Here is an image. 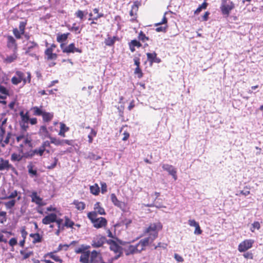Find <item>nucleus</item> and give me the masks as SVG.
Here are the masks:
<instances>
[{
	"label": "nucleus",
	"mask_w": 263,
	"mask_h": 263,
	"mask_svg": "<svg viewBox=\"0 0 263 263\" xmlns=\"http://www.w3.org/2000/svg\"><path fill=\"white\" fill-rule=\"evenodd\" d=\"M87 217L96 228H101L107 225V221L106 218L102 217L97 218L96 212H89L87 214Z\"/></svg>",
	"instance_id": "nucleus-1"
},
{
	"label": "nucleus",
	"mask_w": 263,
	"mask_h": 263,
	"mask_svg": "<svg viewBox=\"0 0 263 263\" xmlns=\"http://www.w3.org/2000/svg\"><path fill=\"white\" fill-rule=\"evenodd\" d=\"M39 49V46L33 40L27 42L23 49L25 50V54L32 57H37L36 52Z\"/></svg>",
	"instance_id": "nucleus-2"
},
{
	"label": "nucleus",
	"mask_w": 263,
	"mask_h": 263,
	"mask_svg": "<svg viewBox=\"0 0 263 263\" xmlns=\"http://www.w3.org/2000/svg\"><path fill=\"white\" fill-rule=\"evenodd\" d=\"M235 8L234 4L229 0H221L220 7L221 13L223 15L228 16L232 10Z\"/></svg>",
	"instance_id": "nucleus-3"
},
{
	"label": "nucleus",
	"mask_w": 263,
	"mask_h": 263,
	"mask_svg": "<svg viewBox=\"0 0 263 263\" xmlns=\"http://www.w3.org/2000/svg\"><path fill=\"white\" fill-rule=\"evenodd\" d=\"M50 143L54 144L57 146L64 145L67 144L68 145H72L73 141L72 140H66V139H57L55 137H51L50 138Z\"/></svg>",
	"instance_id": "nucleus-4"
},
{
	"label": "nucleus",
	"mask_w": 263,
	"mask_h": 263,
	"mask_svg": "<svg viewBox=\"0 0 263 263\" xmlns=\"http://www.w3.org/2000/svg\"><path fill=\"white\" fill-rule=\"evenodd\" d=\"M254 241L251 239L246 240L238 246V250L240 252H245L252 247Z\"/></svg>",
	"instance_id": "nucleus-5"
},
{
	"label": "nucleus",
	"mask_w": 263,
	"mask_h": 263,
	"mask_svg": "<svg viewBox=\"0 0 263 263\" xmlns=\"http://www.w3.org/2000/svg\"><path fill=\"white\" fill-rule=\"evenodd\" d=\"M9 169H11L12 171H14L16 174H17V172L15 168L11 164H9L8 160H4L3 158H1L0 171L4 170H9Z\"/></svg>",
	"instance_id": "nucleus-6"
},
{
	"label": "nucleus",
	"mask_w": 263,
	"mask_h": 263,
	"mask_svg": "<svg viewBox=\"0 0 263 263\" xmlns=\"http://www.w3.org/2000/svg\"><path fill=\"white\" fill-rule=\"evenodd\" d=\"M162 168L167 171L169 175L172 176L175 180L177 179V171L173 165L168 164H164L162 165Z\"/></svg>",
	"instance_id": "nucleus-7"
},
{
	"label": "nucleus",
	"mask_w": 263,
	"mask_h": 263,
	"mask_svg": "<svg viewBox=\"0 0 263 263\" xmlns=\"http://www.w3.org/2000/svg\"><path fill=\"white\" fill-rule=\"evenodd\" d=\"M151 237H146L144 239H141L140 241L136 244L138 248H139V252H141L142 250H144V248L146 246H148L151 242L150 241Z\"/></svg>",
	"instance_id": "nucleus-8"
},
{
	"label": "nucleus",
	"mask_w": 263,
	"mask_h": 263,
	"mask_svg": "<svg viewBox=\"0 0 263 263\" xmlns=\"http://www.w3.org/2000/svg\"><path fill=\"white\" fill-rule=\"evenodd\" d=\"M147 60L150 62L152 65L153 63H160L161 62V59L157 57V53L155 52L153 53H146Z\"/></svg>",
	"instance_id": "nucleus-9"
},
{
	"label": "nucleus",
	"mask_w": 263,
	"mask_h": 263,
	"mask_svg": "<svg viewBox=\"0 0 263 263\" xmlns=\"http://www.w3.org/2000/svg\"><path fill=\"white\" fill-rule=\"evenodd\" d=\"M57 215L55 213H51L46 216L42 219V223L44 224H48L56 221Z\"/></svg>",
	"instance_id": "nucleus-10"
},
{
	"label": "nucleus",
	"mask_w": 263,
	"mask_h": 263,
	"mask_svg": "<svg viewBox=\"0 0 263 263\" xmlns=\"http://www.w3.org/2000/svg\"><path fill=\"white\" fill-rule=\"evenodd\" d=\"M75 52L82 53V50L81 49L76 48L75 47V44L73 43L70 44L68 46L66 47L64 50H63L64 53H74Z\"/></svg>",
	"instance_id": "nucleus-11"
},
{
	"label": "nucleus",
	"mask_w": 263,
	"mask_h": 263,
	"mask_svg": "<svg viewBox=\"0 0 263 263\" xmlns=\"http://www.w3.org/2000/svg\"><path fill=\"white\" fill-rule=\"evenodd\" d=\"M35 155H39L40 156H43V153H42V151L40 149V148H36L33 150H30L29 152H26L24 154V158H31Z\"/></svg>",
	"instance_id": "nucleus-12"
},
{
	"label": "nucleus",
	"mask_w": 263,
	"mask_h": 263,
	"mask_svg": "<svg viewBox=\"0 0 263 263\" xmlns=\"http://www.w3.org/2000/svg\"><path fill=\"white\" fill-rule=\"evenodd\" d=\"M30 197L31 198V201L35 203L39 206H43L45 204V203L43 202L42 198L37 195L36 192H33Z\"/></svg>",
	"instance_id": "nucleus-13"
},
{
	"label": "nucleus",
	"mask_w": 263,
	"mask_h": 263,
	"mask_svg": "<svg viewBox=\"0 0 263 263\" xmlns=\"http://www.w3.org/2000/svg\"><path fill=\"white\" fill-rule=\"evenodd\" d=\"M106 242V237L101 236L99 238H94L92 241L91 245L93 248H99L103 246Z\"/></svg>",
	"instance_id": "nucleus-14"
},
{
	"label": "nucleus",
	"mask_w": 263,
	"mask_h": 263,
	"mask_svg": "<svg viewBox=\"0 0 263 263\" xmlns=\"http://www.w3.org/2000/svg\"><path fill=\"white\" fill-rule=\"evenodd\" d=\"M123 251L125 252L126 256L140 252H139V248H138L136 245H129L127 248H123Z\"/></svg>",
	"instance_id": "nucleus-15"
},
{
	"label": "nucleus",
	"mask_w": 263,
	"mask_h": 263,
	"mask_svg": "<svg viewBox=\"0 0 263 263\" xmlns=\"http://www.w3.org/2000/svg\"><path fill=\"white\" fill-rule=\"evenodd\" d=\"M7 47L10 49H13L15 52L17 49V44L14 38L11 35L7 37Z\"/></svg>",
	"instance_id": "nucleus-16"
},
{
	"label": "nucleus",
	"mask_w": 263,
	"mask_h": 263,
	"mask_svg": "<svg viewBox=\"0 0 263 263\" xmlns=\"http://www.w3.org/2000/svg\"><path fill=\"white\" fill-rule=\"evenodd\" d=\"M27 167L28 168V174L31 177H38L36 168L33 169V168L35 167V166L33 164L32 162H30L29 163Z\"/></svg>",
	"instance_id": "nucleus-17"
},
{
	"label": "nucleus",
	"mask_w": 263,
	"mask_h": 263,
	"mask_svg": "<svg viewBox=\"0 0 263 263\" xmlns=\"http://www.w3.org/2000/svg\"><path fill=\"white\" fill-rule=\"evenodd\" d=\"M39 134L40 136L44 137L45 138H48L50 139V138L51 137L50 134L48 131L45 125H42L40 127V128L39 131Z\"/></svg>",
	"instance_id": "nucleus-18"
},
{
	"label": "nucleus",
	"mask_w": 263,
	"mask_h": 263,
	"mask_svg": "<svg viewBox=\"0 0 263 263\" xmlns=\"http://www.w3.org/2000/svg\"><path fill=\"white\" fill-rule=\"evenodd\" d=\"M80 258V261L82 263H90V259H89L90 256V251H86L84 253H82Z\"/></svg>",
	"instance_id": "nucleus-19"
},
{
	"label": "nucleus",
	"mask_w": 263,
	"mask_h": 263,
	"mask_svg": "<svg viewBox=\"0 0 263 263\" xmlns=\"http://www.w3.org/2000/svg\"><path fill=\"white\" fill-rule=\"evenodd\" d=\"M110 198L112 202L115 206H117L121 209L122 208V206L124 205L123 202L118 200L116 195L114 193L111 194Z\"/></svg>",
	"instance_id": "nucleus-20"
},
{
	"label": "nucleus",
	"mask_w": 263,
	"mask_h": 263,
	"mask_svg": "<svg viewBox=\"0 0 263 263\" xmlns=\"http://www.w3.org/2000/svg\"><path fill=\"white\" fill-rule=\"evenodd\" d=\"M65 218V223L63 224L61 227L62 231L64 229V227H66L67 228H72L73 226L74 225V223L73 221L71 220L68 216H65L64 217Z\"/></svg>",
	"instance_id": "nucleus-21"
},
{
	"label": "nucleus",
	"mask_w": 263,
	"mask_h": 263,
	"mask_svg": "<svg viewBox=\"0 0 263 263\" xmlns=\"http://www.w3.org/2000/svg\"><path fill=\"white\" fill-rule=\"evenodd\" d=\"M69 35H70V33H63V34L58 33L57 41L59 43H63L64 42H65L67 40V39Z\"/></svg>",
	"instance_id": "nucleus-22"
},
{
	"label": "nucleus",
	"mask_w": 263,
	"mask_h": 263,
	"mask_svg": "<svg viewBox=\"0 0 263 263\" xmlns=\"http://www.w3.org/2000/svg\"><path fill=\"white\" fill-rule=\"evenodd\" d=\"M100 203L99 202H97L94 205V209L95 210V212L96 213L99 214L100 215H106V213L105 212L104 209L101 207L100 205Z\"/></svg>",
	"instance_id": "nucleus-23"
},
{
	"label": "nucleus",
	"mask_w": 263,
	"mask_h": 263,
	"mask_svg": "<svg viewBox=\"0 0 263 263\" xmlns=\"http://www.w3.org/2000/svg\"><path fill=\"white\" fill-rule=\"evenodd\" d=\"M109 249L111 251H113L115 253H117L120 252H123V248L120 246L117 242H116L114 245H112L109 247Z\"/></svg>",
	"instance_id": "nucleus-24"
},
{
	"label": "nucleus",
	"mask_w": 263,
	"mask_h": 263,
	"mask_svg": "<svg viewBox=\"0 0 263 263\" xmlns=\"http://www.w3.org/2000/svg\"><path fill=\"white\" fill-rule=\"evenodd\" d=\"M42 116L44 122H48L52 119L53 115L52 113L44 111Z\"/></svg>",
	"instance_id": "nucleus-25"
},
{
	"label": "nucleus",
	"mask_w": 263,
	"mask_h": 263,
	"mask_svg": "<svg viewBox=\"0 0 263 263\" xmlns=\"http://www.w3.org/2000/svg\"><path fill=\"white\" fill-rule=\"evenodd\" d=\"M73 204L75 205L76 208L78 210L82 211L85 208V204L84 202L79 201L78 200H75L73 201Z\"/></svg>",
	"instance_id": "nucleus-26"
},
{
	"label": "nucleus",
	"mask_w": 263,
	"mask_h": 263,
	"mask_svg": "<svg viewBox=\"0 0 263 263\" xmlns=\"http://www.w3.org/2000/svg\"><path fill=\"white\" fill-rule=\"evenodd\" d=\"M42 108V106H41L40 107L37 106H34L31 108V110L33 111V115L40 116H42L43 112H44V111H43Z\"/></svg>",
	"instance_id": "nucleus-27"
},
{
	"label": "nucleus",
	"mask_w": 263,
	"mask_h": 263,
	"mask_svg": "<svg viewBox=\"0 0 263 263\" xmlns=\"http://www.w3.org/2000/svg\"><path fill=\"white\" fill-rule=\"evenodd\" d=\"M69 130V127H67L64 123H60V130L59 133V135L65 137V133L67 132Z\"/></svg>",
	"instance_id": "nucleus-28"
},
{
	"label": "nucleus",
	"mask_w": 263,
	"mask_h": 263,
	"mask_svg": "<svg viewBox=\"0 0 263 263\" xmlns=\"http://www.w3.org/2000/svg\"><path fill=\"white\" fill-rule=\"evenodd\" d=\"M29 236L32 238H34L33 240L32 241L33 243L35 244L37 242H40L42 241V237L39 233H31L29 235Z\"/></svg>",
	"instance_id": "nucleus-29"
},
{
	"label": "nucleus",
	"mask_w": 263,
	"mask_h": 263,
	"mask_svg": "<svg viewBox=\"0 0 263 263\" xmlns=\"http://www.w3.org/2000/svg\"><path fill=\"white\" fill-rule=\"evenodd\" d=\"M24 153L22 154V155H21L20 154H17L16 153H13L11 156V161L17 162L21 161L23 158H24Z\"/></svg>",
	"instance_id": "nucleus-30"
},
{
	"label": "nucleus",
	"mask_w": 263,
	"mask_h": 263,
	"mask_svg": "<svg viewBox=\"0 0 263 263\" xmlns=\"http://www.w3.org/2000/svg\"><path fill=\"white\" fill-rule=\"evenodd\" d=\"M89 248V246L82 245L80 248H76L74 250V252L77 254L84 253L87 250H88Z\"/></svg>",
	"instance_id": "nucleus-31"
},
{
	"label": "nucleus",
	"mask_w": 263,
	"mask_h": 263,
	"mask_svg": "<svg viewBox=\"0 0 263 263\" xmlns=\"http://www.w3.org/2000/svg\"><path fill=\"white\" fill-rule=\"evenodd\" d=\"M117 36H114L112 38L108 36L105 40L104 43L106 46H112L114 45Z\"/></svg>",
	"instance_id": "nucleus-32"
},
{
	"label": "nucleus",
	"mask_w": 263,
	"mask_h": 263,
	"mask_svg": "<svg viewBox=\"0 0 263 263\" xmlns=\"http://www.w3.org/2000/svg\"><path fill=\"white\" fill-rule=\"evenodd\" d=\"M76 25V23H73L72 27H71L70 25H66V27L68 28V30L71 31H74L77 34L80 33L82 28H80L78 26H75Z\"/></svg>",
	"instance_id": "nucleus-33"
},
{
	"label": "nucleus",
	"mask_w": 263,
	"mask_h": 263,
	"mask_svg": "<svg viewBox=\"0 0 263 263\" xmlns=\"http://www.w3.org/2000/svg\"><path fill=\"white\" fill-rule=\"evenodd\" d=\"M86 159H88L92 160H98L101 158V156L96 155L94 153L92 152H89L87 156L86 157Z\"/></svg>",
	"instance_id": "nucleus-34"
},
{
	"label": "nucleus",
	"mask_w": 263,
	"mask_h": 263,
	"mask_svg": "<svg viewBox=\"0 0 263 263\" xmlns=\"http://www.w3.org/2000/svg\"><path fill=\"white\" fill-rule=\"evenodd\" d=\"M90 192L95 195L99 194L100 192V188L97 184L90 186Z\"/></svg>",
	"instance_id": "nucleus-35"
},
{
	"label": "nucleus",
	"mask_w": 263,
	"mask_h": 263,
	"mask_svg": "<svg viewBox=\"0 0 263 263\" xmlns=\"http://www.w3.org/2000/svg\"><path fill=\"white\" fill-rule=\"evenodd\" d=\"M24 140L23 141V143L24 145H27L29 147L32 148L33 147V144L32 143V139L31 137L28 136V133H27V136L25 138H24Z\"/></svg>",
	"instance_id": "nucleus-36"
},
{
	"label": "nucleus",
	"mask_w": 263,
	"mask_h": 263,
	"mask_svg": "<svg viewBox=\"0 0 263 263\" xmlns=\"http://www.w3.org/2000/svg\"><path fill=\"white\" fill-rule=\"evenodd\" d=\"M17 191L16 190H15L13 192H12L9 196H7L5 195L4 196L0 197V199L2 200L12 199L17 196Z\"/></svg>",
	"instance_id": "nucleus-37"
},
{
	"label": "nucleus",
	"mask_w": 263,
	"mask_h": 263,
	"mask_svg": "<svg viewBox=\"0 0 263 263\" xmlns=\"http://www.w3.org/2000/svg\"><path fill=\"white\" fill-rule=\"evenodd\" d=\"M50 142H49L48 141H44L42 143V145L39 147L40 150L42 151V153L43 154H44V152L46 151V147H50Z\"/></svg>",
	"instance_id": "nucleus-38"
},
{
	"label": "nucleus",
	"mask_w": 263,
	"mask_h": 263,
	"mask_svg": "<svg viewBox=\"0 0 263 263\" xmlns=\"http://www.w3.org/2000/svg\"><path fill=\"white\" fill-rule=\"evenodd\" d=\"M157 226L155 223L151 224L148 228H147L144 232L145 233H150L151 231L154 232H156Z\"/></svg>",
	"instance_id": "nucleus-39"
},
{
	"label": "nucleus",
	"mask_w": 263,
	"mask_h": 263,
	"mask_svg": "<svg viewBox=\"0 0 263 263\" xmlns=\"http://www.w3.org/2000/svg\"><path fill=\"white\" fill-rule=\"evenodd\" d=\"M15 202L16 200L14 199H12L8 202H5L4 204L7 209H11L15 205Z\"/></svg>",
	"instance_id": "nucleus-40"
},
{
	"label": "nucleus",
	"mask_w": 263,
	"mask_h": 263,
	"mask_svg": "<svg viewBox=\"0 0 263 263\" xmlns=\"http://www.w3.org/2000/svg\"><path fill=\"white\" fill-rule=\"evenodd\" d=\"M138 39L140 41L144 42L146 41L149 40V39L148 37L146 36L145 34L143 32V31H141L138 35Z\"/></svg>",
	"instance_id": "nucleus-41"
},
{
	"label": "nucleus",
	"mask_w": 263,
	"mask_h": 263,
	"mask_svg": "<svg viewBox=\"0 0 263 263\" xmlns=\"http://www.w3.org/2000/svg\"><path fill=\"white\" fill-rule=\"evenodd\" d=\"M140 5H141L140 2L138 1H136L134 2V4L132 6L131 10L133 11L135 13L137 14V12L138 10L139 6Z\"/></svg>",
	"instance_id": "nucleus-42"
},
{
	"label": "nucleus",
	"mask_w": 263,
	"mask_h": 263,
	"mask_svg": "<svg viewBox=\"0 0 263 263\" xmlns=\"http://www.w3.org/2000/svg\"><path fill=\"white\" fill-rule=\"evenodd\" d=\"M208 6V3L206 2H203L200 6L198 7V8L195 11V14H198L202 9H205Z\"/></svg>",
	"instance_id": "nucleus-43"
},
{
	"label": "nucleus",
	"mask_w": 263,
	"mask_h": 263,
	"mask_svg": "<svg viewBox=\"0 0 263 263\" xmlns=\"http://www.w3.org/2000/svg\"><path fill=\"white\" fill-rule=\"evenodd\" d=\"M68 248H69V246H68L67 244L63 245V244L61 243L59 245L58 248H57V249L56 250H55L54 251V252L57 253L58 252L61 251L63 249L65 251H67L68 250Z\"/></svg>",
	"instance_id": "nucleus-44"
},
{
	"label": "nucleus",
	"mask_w": 263,
	"mask_h": 263,
	"mask_svg": "<svg viewBox=\"0 0 263 263\" xmlns=\"http://www.w3.org/2000/svg\"><path fill=\"white\" fill-rule=\"evenodd\" d=\"M27 24V21H22L20 23L19 29L22 34H24L25 27Z\"/></svg>",
	"instance_id": "nucleus-45"
},
{
	"label": "nucleus",
	"mask_w": 263,
	"mask_h": 263,
	"mask_svg": "<svg viewBox=\"0 0 263 263\" xmlns=\"http://www.w3.org/2000/svg\"><path fill=\"white\" fill-rule=\"evenodd\" d=\"M54 252H50L48 253V255L53 260H54L55 261H59L60 262H62V260L58 256L54 255L53 254Z\"/></svg>",
	"instance_id": "nucleus-46"
},
{
	"label": "nucleus",
	"mask_w": 263,
	"mask_h": 263,
	"mask_svg": "<svg viewBox=\"0 0 263 263\" xmlns=\"http://www.w3.org/2000/svg\"><path fill=\"white\" fill-rule=\"evenodd\" d=\"M20 253L21 255H23V259L25 260L29 258L31 255H33V252L30 251L27 253H26L24 251L21 250L20 251Z\"/></svg>",
	"instance_id": "nucleus-47"
},
{
	"label": "nucleus",
	"mask_w": 263,
	"mask_h": 263,
	"mask_svg": "<svg viewBox=\"0 0 263 263\" xmlns=\"http://www.w3.org/2000/svg\"><path fill=\"white\" fill-rule=\"evenodd\" d=\"M16 74L17 76V78L20 79L22 81H23L24 83L25 84L27 82V80L25 78H24V74L23 72L20 71H17L16 72Z\"/></svg>",
	"instance_id": "nucleus-48"
},
{
	"label": "nucleus",
	"mask_w": 263,
	"mask_h": 263,
	"mask_svg": "<svg viewBox=\"0 0 263 263\" xmlns=\"http://www.w3.org/2000/svg\"><path fill=\"white\" fill-rule=\"evenodd\" d=\"M27 136V133L26 132L21 130V134L17 136L16 138L17 142H20L22 139H24Z\"/></svg>",
	"instance_id": "nucleus-49"
},
{
	"label": "nucleus",
	"mask_w": 263,
	"mask_h": 263,
	"mask_svg": "<svg viewBox=\"0 0 263 263\" xmlns=\"http://www.w3.org/2000/svg\"><path fill=\"white\" fill-rule=\"evenodd\" d=\"M16 58H17V56L15 54H13L7 57L5 59V61L7 63H11L13 62L16 59Z\"/></svg>",
	"instance_id": "nucleus-50"
},
{
	"label": "nucleus",
	"mask_w": 263,
	"mask_h": 263,
	"mask_svg": "<svg viewBox=\"0 0 263 263\" xmlns=\"http://www.w3.org/2000/svg\"><path fill=\"white\" fill-rule=\"evenodd\" d=\"M134 73L137 74L138 78H141L143 77V72L140 67H136L134 71Z\"/></svg>",
	"instance_id": "nucleus-51"
},
{
	"label": "nucleus",
	"mask_w": 263,
	"mask_h": 263,
	"mask_svg": "<svg viewBox=\"0 0 263 263\" xmlns=\"http://www.w3.org/2000/svg\"><path fill=\"white\" fill-rule=\"evenodd\" d=\"M5 133V128L4 127H0V143L3 142Z\"/></svg>",
	"instance_id": "nucleus-52"
},
{
	"label": "nucleus",
	"mask_w": 263,
	"mask_h": 263,
	"mask_svg": "<svg viewBox=\"0 0 263 263\" xmlns=\"http://www.w3.org/2000/svg\"><path fill=\"white\" fill-rule=\"evenodd\" d=\"M249 189H250V188L248 187L247 186H245L244 187L243 190L240 191L239 194H237V195H238L241 194V195H245V196H247L250 193V191H249Z\"/></svg>",
	"instance_id": "nucleus-53"
},
{
	"label": "nucleus",
	"mask_w": 263,
	"mask_h": 263,
	"mask_svg": "<svg viewBox=\"0 0 263 263\" xmlns=\"http://www.w3.org/2000/svg\"><path fill=\"white\" fill-rule=\"evenodd\" d=\"M22 121H21V122H25V123H28L29 120H30V118H29V113L28 111H27L25 114V115L24 116H23L22 118Z\"/></svg>",
	"instance_id": "nucleus-54"
},
{
	"label": "nucleus",
	"mask_w": 263,
	"mask_h": 263,
	"mask_svg": "<svg viewBox=\"0 0 263 263\" xmlns=\"http://www.w3.org/2000/svg\"><path fill=\"white\" fill-rule=\"evenodd\" d=\"M58 162V159L57 157L54 158V162L51 163L50 165L47 166V168L48 170H52L54 168L57 164Z\"/></svg>",
	"instance_id": "nucleus-55"
},
{
	"label": "nucleus",
	"mask_w": 263,
	"mask_h": 263,
	"mask_svg": "<svg viewBox=\"0 0 263 263\" xmlns=\"http://www.w3.org/2000/svg\"><path fill=\"white\" fill-rule=\"evenodd\" d=\"M75 15L81 20H83L85 15L84 12L79 10L75 13Z\"/></svg>",
	"instance_id": "nucleus-56"
},
{
	"label": "nucleus",
	"mask_w": 263,
	"mask_h": 263,
	"mask_svg": "<svg viewBox=\"0 0 263 263\" xmlns=\"http://www.w3.org/2000/svg\"><path fill=\"white\" fill-rule=\"evenodd\" d=\"M13 33L16 39H20L21 38V32L18 31L17 28H14L13 29Z\"/></svg>",
	"instance_id": "nucleus-57"
},
{
	"label": "nucleus",
	"mask_w": 263,
	"mask_h": 263,
	"mask_svg": "<svg viewBox=\"0 0 263 263\" xmlns=\"http://www.w3.org/2000/svg\"><path fill=\"white\" fill-rule=\"evenodd\" d=\"M0 92L5 95H9V90L4 86L0 85Z\"/></svg>",
	"instance_id": "nucleus-58"
},
{
	"label": "nucleus",
	"mask_w": 263,
	"mask_h": 263,
	"mask_svg": "<svg viewBox=\"0 0 263 263\" xmlns=\"http://www.w3.org/2000/svg\"><path fill=\"white\" fill-rule=\"evenodd\" d=\"M167 13H168L167 12H165V13L164 14V16L163 17V18L162 20V21L161 22H160V23H158L156 24V26H159V25H162V24H166L167 23V19L166 17V14Z\"/></svg>",
	"instance_id": "nucleus-59"
},
{
	"label": "nucleus",
	"mask_w": 263,
	"mask_h": 263,
	"mask_svg": "<svg viewBox=\"0 0 263 263\" xmlns=\"http://www.w3.org/2000/svg\"><path fill=\"white\" fill-rule=\"evenodd\" d=\"M130 43L133 45L134 47H140L142 46V44L140 43L139 41L137 40H132Z\"/></svg>",
	"instance_id": "nucleus-60"
},
{
	"label": "nucleus",
	"mask_w": 263,
	"mask_h": 263,
	"mask_svg": "<svg viewBox=\"0 0 263 263\" xmlns=\"http://www.w3.org/2000/svg\"><path fill=\"white\" fill-rule=\"evenodd\" d=\"M101 193L104 194L107 192V185L105 182H101Z\"/></svg>",
	"instance_id": "nucleus-61"
},
{
	"label": "nucleus",
	"mask_w": 263,
	"mask_h": 263,
	"mask_svg": "<svg viewBox=\"0 0 263 263\" xmlns=\"http://www.w3.org/2000/svg\"><path fill=\"white\" fill-rule=\"evenodd\" d=\"M20 124L21 127V130L26 132L27 128H28V123H25V122H20Z\"/></svg>",
	"instance_id": "nucleus-62"
},
{
	"label": "nucleus",
	"mask_w": 263,
	"mask_h": 263,
	"mask_svg": "<svg viewBox=\"0 0 263 263\" xmlns=\"http://www.w3.org/2000/svg\"><path fill=\"white\" fill-rule=\"evenodd\" d=\"M98 253L96 250H93L91 252L90 255V260L93 261V259H96L98 257Z\"/></svg>",
	"instance_id": "nucleus-63"
},
{
	"label": "nucleus",
	"mask_w": 263,
	"mask_h": 263,
	"mask_svg": "<svg viewBox=\"0 0 263 263\" xmlns=\"http://www.w3.org/2000/svg\"><path fill=\"white\" fill-rule=\"evenodd\" d=\"M11 82L14 85H17L20 83L22 81L20 80L17 77H13L11 79Z\"/></svg>",
	"instance_id": "nucleus-64"
}]
</instances>
